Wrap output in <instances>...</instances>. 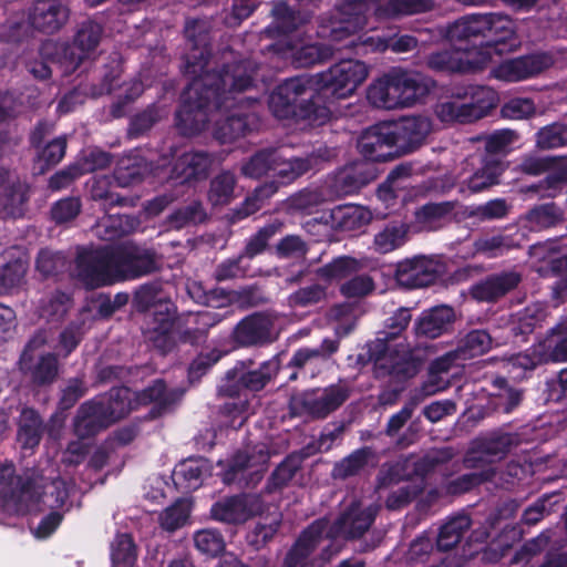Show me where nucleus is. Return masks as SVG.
I'll return each instance as SVG.
<instances>
[{
	"instance_id": "nucleus-1",
	"label": "nucleus",
	"mask_w": 567,
	"mask_h": 567,
	"mask_svg": "<svg viewBox=\"0 0 567 567\" xmlns=\"http://www.w3.org/2000/svg\"><path fill=\"white\" fill-rule=\"evenodd\" d=\"M257 64L254 61L235 65L223 73L206 74L190 81L182 93L175 125L184 136H194L213 122L214 136L230 143L259 125V99L248 94L256 86Z\"/></svg>"
},
{
	"instance_id": "nucleus-2",
	"label": "nucleus",
	"mask_w": 567,
	"mask_h": 567,
	"mask_svg": "<svg viewBox=\"0 0 567 567\" xmlns=\"http://www.w3.org/2000/svg\"><path fill=\"white\" fill-rule=\"evenodd\" d=\"M157 268L155 252L132 241L82 249L76 257V277L87 288L137 279Z\"/></svg>"
},
{
	"instance_id": "nucleus-3",
	"label": "nucleus",
	"mask_w": 567,
	"mask_h": 567,
	"mask_svg": "<svg viewBox=\"0 0 567 567\" xmlns=\"http://www.w3.org/2000/svg\"><path fill=\"white\" fill-rule=\"evenodd\" d=\"M481 38L478 48H463V72L485 68L497 45L516 37V23L507 14L499 12L473 13L463 17V38Z\"/></svg>"
},
{
	"instance_id": "nucleus-4",
	"label": "nucleus",
	"mask_w": 567,
	"mask_h": 567,
	"mask_svg": "<svg viewBox=\"0 0 567 567\" xmlns=\"http://www.w3.org/2000/svg\"><path fill=\"white\" fill-rule=\"evenodd\" d=\"M334 151L327 146H320L306 157H287L285 150L277 148L278 161L275 162L274 174L279 181H270L255 188L251 195L247 196L240 206L233 209L230 221L237 223L256 212L274 196L281 185L291 183L308 171L317 168L321 162L329 161Z\"/></svg>"
},
{
	"instance_id": "nucleus-5",
	"label": "nucleus",
	"mask_w": 567,
	"mask_h": 567,
	"mask_svg": "<svg viewBox=\"0 0 567 567\" xmlns=\"http://www.w3.org/2000/svg\"><path fill=\"white\" fill-rule=\"evenodd\" d=\"M103 34V24L89 18L76 24L71 42L47 40L41 44V54L56 58L63 75H69L95 55Z\"/></svg>"
},
{
	"instance_id": "nucleus-6",
	"label": "nucleus",
	"mask_w": 567,
	"mask_h": 567,
	"mask_svg": "<svg viewBox=\"0 0 567 567\" xmlns=\"http://www.w3.org/2000/svg\"><path fill=\"white\" fill-rule=\"evenodd\" d=\"M161 291L162 284L159 281L140 286L134 293V306L138 311H146L155 306L152 322L144 330V337L154 348L166 353L174 347L172 330L176 308L169 301H161Z\"/></svg>"
},
{
	"instance_id": "nucleus-7",
	"label": "nucleus",
	"mask_w": 567,
	"mask_h": 567,
	"mask_svg": "<svg viewBox=\"0 0 567 567\" xmlns=\"http://www.w3.org/2000/svg\"><path fill=\"white\" fill-rule=\"evenodd\" d=\"M210 22L206 19H189L185 24V37L187 40V53L185 54L184 72L192 78V81L202 79L206 74L223 73L240 63L251 61L245 59L233 64L224 63L220 70H210V48H209Z\"/></svg>"
},
{
	"instance_id": "nucleus-8",
	"label": "nucleus",
	"mask_w": 567,
	"mask_h": 567,
	"mask_svg": "<svg viewBox=\"0 0 567 567\" xmlns=\"http://www.w3.org/2000/svg\"><path fill=\"white\" fill-rule=\"evenodd\" d=\"M328 519L319 518L301 532L293 545L287 551L284 567H324L330 560L329 546L319 550L327 537Z\"/></svg>"
},
{
	"instance_id": "nucleus-9",
	"label": "nucleus",
	"mask_w": 567,
	"mask_h": 567,
	"mask_svg": "<svg viewBox=\"0 0 567 567\" xmlns=\"http://www.w3.org/2000/svg\"><path fill=\"white\" fill-rule=\"evenodd\" d=\"M369 75L368 65L359 60L347 59L316 74L317 90L336 99H347Z\"/></svg>"
},
{
	"instance_id": "nucleus-10",
	"label": "nucleus",
	"mask_w": 567,
	"mask_h": 567,
	"mask_svg": "<svg viewBox=\"0 0 567 567\" xmlns=\"http://www.w3.org/2000/svg\"><path fill=\"white\" fill-rule=\"evenodd\" d=\"M270 454L265 444H256L237 451L227 461H219L223 466L221 480L225 484L249 486L261 480Z\"/></svg>"
},
{
	"instance_id": "nucleus-11",
	"label": "nucleus",
	"mask_w": 567,
	"mask_h": 567,
	"mask_svg": "<svg viewBox=\"0 0 567 567\" xmlns=\"http://www.w3.org/2000/svg\"><path fill=\"white\" fill-rule=\"evenodd\" d=\"M268 106L272 115L279 120L292 118L310 126L326 124L332 114L327 105L317 103L313 96L300 104L295 103L278 86L270 93Z\"/></svg>"
},
{
	"instance_id": "nucleus-12",
	"label": "nucleus",
	"mask_w": 567,
	"mask_h": 567,
	"mask_svg": "<svg viewBox=\"0 0 567 567\" xmlns=\"http://www.w3.org/2000/svg\"><path fill=\"white\" fill-rule=\"evenodd\" d=\"M338 21H332L330 27H322L319 34L332 42L347 41L343 47L350 48L349 42L359 43L355 32L365 24V13L369 10V0H339L337 3Z\"/></svg>"
},
{
	"instance_id": "nucleus-13",
	"label": "nucleus",
	"mask_w": 567,
	"mask_h": 567,
	"mask_svg": "<svg viewBox=\"0 0 567 567\" xmlns=\"http://www.w3.org/2000/svg\"><path fill=\"white\" fill-rule=\"evenodd\" d=\"M444 271L439 257L417 255L396 264L394 279L405 289H420L434 284Z\"/></svg>"
},
{
	"instance_id": "nucleus-14",
	"label": "nucleus",
	"mask_w": 567,
	"mask_h": 567,
	"mask_svg": "<svg viewBox=\"0 0 567 567\" xmlns=\"http://www.w3.org/2000/svg\"><path fill=\"white\" fill-rule=\"evenodd\" d=\"M388 74L399 110L416 105L434 86L431 79L413 70L398 66L390 69Z\"/></svg>"
},
{
	"instance_id": "nucleus-15",
	"label": "nucleus",
	"mask_w": 567,
	"mask_h": 567,
	"mask_svg": "<svg viewBox=\"0 0 567 567\" xmlns=\"http://www.w3.org/2000/svg\"><path fill=\"white\" fill-rule=\"evenodd\" d=\"M554 64L549 53H534L507 59L493 68L491 74L504 82L513 83L537 76Z\"/></svg>"
},
{
	"instance_id": "nucleus-16",
	"label": "nucleus",
	"mask_w": 567,
	"mask_h": 567,
	"mask_svg": "<svg viewBox=\"0 0 567 567\" xmlns=\"http://www.w3.org/2000/svg\"><path fill=\"white\" fill-rule=\"evenodd\" d=\"M30 494V483H22L16 475L13 463H0V505L9 514L23 515L34 508L35 502H24Z\"/></svg>"
},
{
	"instance_id": "nucleus-17",
	"label": "nucleus",
	"mask_w": 567,
	"mask_h": 567,
	"mask_svg": "<svg viewBox=\"0 0 567 567\" xmlns=\"http://www.w3.org/2000/svg\"><path fill=\"white\" fill-rule=\"evenodd\" d=\"M70 16V7L64 0H33L28 20L34 30L52 35L66 25Z\"/></svg>"
},
{
	"instance_id": "nucleus-18",
	"label": "nucleus",
	"mask_w": 567,
	"mask_h": 567,
	"mask_svg": "<svg viewBox=\"0 0 567 567\" xmlns=\"http://www.w3.org/2000/svg\"><path fill=\"white\" fill-rule=\"evenodd\" d=\"M377 513L378 506L362 507L359 503H352L332 525L328 522L327 537H361L374 522Z\"/></svg>"
},
{
	"instance_id": "nucleus-19",
	"label": "nucleus",
	"mask_w": 567,
	"mask_h": 567,
	"mask_svg": "<svg viewBox=\"0 0 567 567\" xmlns=\"http://www.w3.org/2000/svg\"><path fill=\"white\" fill-rule=\"evenodd\" d=\"M269 53L282 59H291L297 68H308L327 61L333 55V48L327 44H297L290 39H282L267 47Z\"/></svg>"
},
{
	"instance_id": "nucleus-20",
	"label": "nucleus",
	"mask_w": 567,
	"mask_h": 567,
	"mask_svg": "<svg viewBox=\"0 0 567 567\" xmlns=\"http://www.w3.org/2000/svg\"><path fill=\"white\" fill-rule=\"evenodd\" d=\"M234 341L243 347L266 346L277 339L274 319L256 312L241 319L233 331Z\"/></svg>"
},
{
	"instance_id": "nucleus-21",
	"label": "nucleus",
	"mask_w": 567,
	"mask_h": 567,
	"mask_svg": "<svg viewBox=\"0 0 567 567\" xmlns=\"http://www.w3.org/2000/svg\"><path fill=\"white\" fill-rule=\"evenodd\" d=\"M259 496L241 494L225 497L213 504L210 515L215 520L227 524H241L261 512Z\"/></svg>"
},
{
	"instance_id": "nucleus-22",
	"label": "nucleus",
	"mask_w": 567,
	"mask_h": 567,
	"mask_svg": "<svg viewBox=\"0 0 567 567\" xmlns=\"http://www.w3.org/2000/svg\"><path fill=\"white\" fill-rule=\"evenodd\" d=\"M349 395L350 390L346 384H332L324 389H315L302 393L300 405L309 415L323 419L340 408Z\"/></svg>"
},
{
	"instance_id": "nucleus-23",
	"label": "nucleus",
	"mask_w": 567,
	"mask_h": 567,
	"mask_svg": "<svg viewBox=\"0 0 567 567\" xmlns=\"http://www.w3.org/2000/svg\"><path fill=\"white\" fill-rule=\"evenodd\" d=\"M169 156H177L169 178L182 184L206 178L214 163L213 155L205 151H190L177 155V148L171 146Z\"/></svg>"
},
{
	"instance_id": "nucleus-24",
	"label": "nucleus",
	"mask_w": 567,
	"mask_h": 567,
	"mask_svg": "<svg viewBox=\"0 0 567 567\" xmlns=\"http://www.w3.org/2000/svg\"><path fill=\"white\" fill-rule=\"evenodd\" d=\"M359 43L354 40L349 42L350 49H354L357 53L368 52H385L386 50L393 53H408L416 49L417 39L410 34H400L394 30H389L383 33L377 34H361Z\"/></svg>"
},
{
	"instance_id": "nucleus-25",
	"label": "nucleus",
	"mask_w": 567,
	"mask_h": 567,
	"mask_svg": "<svg viewBox=\"0 0 567 567\" xmlns=\"http://www.w3.org/2000/svg\"><path fill=\"white\" fill-rule=\"evenodd\" d=\"M443 40L452 45L451 50L444 49L431 53L426 59L429 69L441 73H456L461 71V21L457 19L452 23L439 28Z\"/></svg>"
},
{
	"instance_id": "nucleus-26",
	"label": "nucleus",
	"mask_w": 567,
	"mask_h": 567,
	"mask_svg": "<svg viewBox=\"0 0 567 567\" xmlns=\"http://www.w3.org/2000/svg\"><path fill=\"white\" fill-rule=\"evenodd\" d=\"M223 319L224 316L218 312L204 310L174 317V324L183 342L199 344L206 340L209 330Z\"/></svg>"
},
{
	"instance_id": "nucleus-27",
	"label": "nucleus",
	"mask_w": 567,
	"mask_h": 567,
	"mask_svg": "<svg viewBox=\"0 0 567 567\" xmlns=\"http://www.w3.org/2000/svg\"><path fill=\"white\" fill-rule=\"evenodd\" d=\"M251 365V360L239 361L233 370L227 372V379L236 380L241 388L249 391H260L278 373L280 361L275 355L262 362L258 369L245 371Z\"/></svg>"
},
{
	"instance_id": "nucleus-28",
	"label": "nucleus",
	"mask_w": 567,
	"mask_h": 567,
	"mask_svg": "<svg viewBox=\"0 0 567 567\" xmlns=\"http://www.w3.org/2000/svg\"><path fill=\"white\" fill-rule=\"evenodd\" d=\"M513 444L514 439L509 434L476 440L463 460V465L478 467L481 464H492L502 460L509 452Z\"/></svg>"
},
{
	"instance_id": "nucleus-29",
	"label": "nucleus",
	"mask_w": 567,
	"mask_h": 567,
	"mask_svg": "<svg viewBox=\"0 0 567 567\" xmlns=\"http://www.w3.org/2000/svg\"><path fill=\"white\" fill-rule=\"evenodd\" d=\"M395 145L392 125L378 124L368 127L358 140L360 153L369 161L383 162L391 154Z\"/></svg>"
},
{
	"instance_id": "nucleus-30",
	"label": "nucleus",
	"mask_w": 567,
	"mask_h": 567,
	"mask_svg": "<svg viewBox=\"0 0 567 567\" xmlns=\"http://www.w3.org/2000/svg\"><path fill=\"white\" fill-rule=\"evenodd\" d=\"M183 391L178 389L168 390L163 380L157 379L151 385L140 392L133 393L137 408L153 404L152 416H161L173 409L181 400Z\"/></svg>"
},
{
	"instance_id": "nucleus-31",
	"label": "nucleus",
	"mask_w": 567,
	"mask_h": 567,
	"mask_svg": "<svg viewBox=\"0 0 567 567\" xmlns=\"http://www.w3.org/2000/svg\"><path fill=\"white\" fill-rule=\"evenodd\" d=\"M431 131V120L422 115L406 116L392 125L395 145L408 151L423 144Z\"/></svg>"
},
{
	"instance_id": "nucleus-32",
	"label": "nucleus",
	"mask_w": 567,
	"mask_h": 567,
	"mask_svg": "<svg viewBox=\"0 0 567 567\" xmlns=\"http://www.w3.org/2000/svg\"><path fill=\"white\" fill-rule=\"evenodd\" d=\"M457 202L427 203L414 213L419 231H434L450 224L456 216Z\"/></svg>"
},
{
	"instance_id": "nucleus-33",
	"label": "nucleus",
	"mask_w": 567,
	"mask_h": 567,
	"mask_svg": "<svg viewBox=\"0 0 567 567\" xmlns=\"http://www.w3.org/2000/svg\"><path fill=\"white\" fill-rule=\"evenodd\" d=\"M495 92L486 86L471 85L463 93V123L486 116L495 106Z\"/></svg>"
},
{
	"instance_id": "nucleus-34",
	"label": "nucleus",
	"mask_w": 567,
	"mask_h": 567,
	"mask_svg": "<svg viewBox=\"0 0 567 567\" xmlns=\"http://www.w3.org/2000/svg\"><path fill=\"white\" fill-rule=\"evenodd\" d=\"M95 401L99 402L110 425L137 409L133 392L126 386L112 388L107 394L95 399Z\"/></svg>"
},
{
	"instance_id": "nucleus-35",
	"label": "nucleus",
	"mask_w": 567,
	"mask_h": 567,
	"mask_svg": "<svg viewBox=\"0 0 567 567\" xmlns=\"http://www.w3.org/2000/svg\"><path fill=\"white\" fill-rule=\"evenodd\" d=\"M454 319V311L449 306H439L423 311L414 322L417 337L434 339L444 333Z\"/></svg>"
},
{
	"instance_id": "nucleus-36",
	"label": "nucleus",
	"mask_w": 567,
	"mask_h": 567,
	"mask_svg": "<svg viewBox=\"0 0 567 567\" xmlns=\"http://www.w3.org/2000/svg\"><path fill=\"white\" fill-rule=\"evenodd\" d=\"M74 432L81 439L95 435L101 430L110 426L99 402L90 400L81 404L73 422Z\"/></svg>"
},
{
	"instance_id": "nucleus-37",
	"label": "nucleus",
	"mask_w": 567,
	"mask_h": 567,
	"mask_svg": "<svg viewBox=\"0 0 567 567\" xmlns=\"http://www.w3.org/2000/svg\"><path fill=\"white\" fill-rule=\"evenodd\" d=\"M69 497L65 483L61 478H54L44 485L43 492L40 494L33 484L30 483V494L24 496V502H35L34 508L28 511L40 512L43 509H56L62 507ZM27 514V512L24 513Z\"/></svg>"
},
{
	"instance_id": "nucleus-38",
	"label": "nucleus",
	"mask_w": 567,
	"mask_h": 567,
	"mask_svg": "<svg viewBox=\"0 0 567 567\" xmlns=\"http://www.w3.org/2000/svg\"><path fill=\"white\" fill-rule=\"evenodd\" d=\"M377 453L370 446L354 450L333 465L331 476L334 480H347L360 475L368 466H374Z\"/></svg>"
},
{
	"instance_id": "nucleus-39",
	"label": "nucleus",
	"mask_w": 567,
	"mask_h": 567,
	"mask_svg": "<svg viewBox=\"0 0 567 567\" xmlns=\"http://www.w3.org/2000/svg\"><path fill=\"white\" fill-rule=\"evenodd\" d=\"M519 281L520 276L517 272H504L475 285L471 293L476 300L493 301L513 290Z\"/></svg>"
},
{
	"instance_id": "nucleus-40",
	"label": "nucleus",
	"mask_w": 567,
	"mask_h": 567,
	"mask_svg": "<svg viewBox=\"0 0 567 567\" xmlns=\"http://www.w3.org/2000/svg\"><path fill=\"white\" fill-rule=\"evenodd\" d=\"M4 192L0 207V218H21L24 216L30 197V188L20 181L11 182L2 188Z\"/></svg>"
},
{
	"instance_id": "nucleus-41",
	"label": "nucleus",
	"mask_w": 567,
	"mask_h": 567,
	"mask_svg": "<svg viewBox=\"0 0 567 567\" xmlns=\"http://www.w3.org/2000/svg\"><path fill=\"white\" fill-rule=\"evenodd\" d=\"M377 367L398 381H404L417 374L421 361L412 357L409 351H403L402 354L395 357L384 353L378 358Z\"/></svg>"
},
{
	"instance_id": "nucleus-42",
	"label": "nucleus",
	"mask_w": 567,
	"mask_h": 567,
	"mask_svg": "<svg viewBox=\"0 0 567 567\" xmlns=\"http://www.w3.org/2000/svg\"><path fill=\"white\" fill-rule=\"evenodd\" d=\"M409 225L401 220L386 223L374 235V250L379 254H389L401 248L409 240Z\"/></svg>"
},
{
	"instance_id": "nucleus-43",
	"label": "nucleus",
	"mask_w": 567,
	"mask_h": 567,
	"mask_svg": "<svg viewBox=\"0 0 567 567\" xmlns=\"http://www.w3.org/2000/svg\"><path fill=\"white\" fill-rule=\"evenodd\" d=\"M368 182V176L359 167H348L327 179L324 185L329 189L331 200H333L359 190Z\"/></svg>"
},
{
	"instance_id": "nucleus-44",
	"label": "nucleus",
	"mask_w": 567,
	"mask_h": 567,
	"mask_svg": "<svg viewBox=\"0 0 567 567\" xmlns=\"http://www.w3.org/2000/svg\"><path fill=\"white\" fill-rule=\"evenodd\" d=\"M18 426L17 436L22 449L32 450L39 445L44 431V424L40 414L35 410L31 408L22 409Z\"/></svg>"
},
{
	"instance_id": "nucleus-45",
	"label": "nucleus",
	"mask_w": 567,
	"mask_h": 567,
	"mask_svg": "<svg viewBox=\"0 0 567 567\" xmlns=\"http://www.w3.org/2000/svg\"><path fill=\"white\" fill-rule=\"evenodd\" d=\"M147 172L146 161L137 153L131 152L117 162L113 178L117 186L127 187L142 181Z\"/></svg>"
},
{
	"instance_id": "nucleus-46",
	"label": "nucleus",
	"mask_w": 567,
	"mask_h": 567,
	"mask_svg": "<svg viewBox=\"0 0 567 567\" xmlns=\"http://www.w3.org/2000/svg\"><path fill=\"white\" fill-rule=\"evenodd\" d=\"M563 218V210L556 204L547 203L529 209L519 218V223L529 230L538 231L559 224Z\"/></svg>"
},
{
	"instance_id": "nucleus-47",
	"label": "nucleus",
	"mask_w": 567,
	"mask_h": 567,
	"mask_svg": "<svg viewBox=\"0 0 567 567\" xmlns=\"http://www.w3.org/2000/svg\"><path fill=\"white\" fill-rule=\"evenodd\" d=\"M331 196L324 183L316 186L305 188L288 198L287 205L289 210L300 214H312L316 209L326 202H330Z\"/></svg>"
},
{
	"instance_id": "nucleus-48",
	"label": "nucleus",
	"mask_w": 567,
	"mask_h": 567,
	"mask_svg": "<svg viewBox=\"0 0 567 567\" xmlns=\"http://www.w3.org/2000/svg\"><path fill=\"white\" fill-rule=\"evenodd\" d=\"M137 224V219L130 215H106L96 223L93 230L102 240L111 241L132 233Z\"/></svg>"
},
{
	"instance_id": "nucleus-49",
	"label": "nucleus",
	"mask_w": 567,
	"mask_h": 567,
	"mask_svg": "<svg viewBox=\"0 0 567 567\" xmlns=\"http://www.w3.org/2000/svg\"><path fill=\"white\" fill-rule=\"evenodd\" d=\"M209 471V466L205 458H189L181 462L173 472V480L176 485L184 489H197L203 477Z\"/></svg>"
},
{
	"instance_id": "nucleus-50",
	"label": "nucleus",
	"mask_w": 567,
	"mask_h": 567,
	"mask_svg": "<svg viewBox=\"0 0 567 567\" xmlns=\"http://www.w3.org/2000/svg\"><path fill=\"white\" fill-rule=\"evenodd\" d=\"M458 358L460 349L456 348L435 359L430 365L429 380L422 385L421 393L429 396L444 390L447 386V381L441 374L446 373L452 365L456 364Z\"/></svg>"
},
{
	"instance_id": "nucleus-51",
	"label": "nucleus",
	"mask_w": 567,
	"mask_h": 567,
	"mask_svg": "<svg viewBox=\"0 0 567 567\" xmlns=\"http://www.w3.org/2000/svg\"><path fill=\"white\" fill-rule=\"evenodd\" d=\"M516 137L514 131L499 130L491 135H477L463 140V151L477 146V150L483 148L488 154L502 153L506 151Z\"/></svg>"
},
{
	"instance_id": "nucleus-52",
	"label": "nucleus",
	"mask_w": 567,
	"mask_h": 567,
	"mask_svg": "<svg viewBox=\"0 0 567 567\" xmlns=\"http://www.w3.org/2000/svg\"><path fill=\"white\" fill-rule=\"evenodd\" d=\"M114 182L113 175H99L92 178L90 194L92 199L102 200L109 207L114 206H134L135 199L131 197H123L117 193L112 192V184Z\"/></svg>"
},
{
	"instance_id": "nucleus-53",
	"label": "nucleus",
	"mask_w": 567,
	"mask_h": 567,
	"mask_svg": "<svg viewBox=\"0 0 567 567\" xmlns=\"http://www.w3.org/2000/svg\"><path fill=\"white\" fill-rule=\"evenodd\" d=\"M367 99L377 109L399 110L388 72L370 83Z\"/></svg>"
},
{
	"instance_id": "nucleus-54",
	"label": "nucleus",
	"mask_w": 567,
	"mask_h": 567,
	"mask_svg": "<svg viewBox=\"0 0 567 567\" xmlns=\"http://www.w3.org/2000/svg\"><path fill=\"white\" fill-rule=\"evenodd\" d=\"M333 224L342 230H355L370 221V212L362 206L344 205L332 209Z\"/></svg>"
},
{
	"instance_id": "nucleus-55",
	"label": "nucleus",
	"mask_w": 567,
	"mask_h": 567,
	"mask_svg": "<svg viewBox=\"0 0 567 567\" xmlns=\"http://www.w3.org/2000/svg\"><path fill=\"white\" fill-rule=\"evenodd\" d=\"M453 456V450L449 446L432 450L422 458H419L413 463L414 473L419 476H425L431 472L439 471L447 477L450 474L446 471L449 468V463L452 462Z\"/></svg>"
},
{
	"instance_id": "nucleus-56",
	"label": "nucleus",
	"mask_w": 567,
	"mask_h": 567,
	"mask_svg": "<svg viewBox=\"0 0 567 567\" xmlns=\"http://www.w3.org/2000/svg\"><path fill=\"white\" fill-rule=\"evenodd\" d=\"M0 257L4 261L0 266V293H3L22 285L28 270V262L20 257L8 260L4 255Z\"/></svg>"
},
{
	"instance_id": "nucleus-57",
	"label": "nucleus",
	"mask_w": 567,
	"mask_h": 567,
	"mask_svg": "<svg viewBox=\"0 0 567 567\" xmlns=\"http://www.w3.org/2000/svg\"><path fill=\"white\" fill-rule=\"evenodd\" d=\"M278 147H267L256 152L241 166L243 175L250 178H260L264 175L274 173L275 162L278 161Z\"/></svg>"
},
{
	"instance_id": "nucleus-58",
	"label": "nucleus",
	"mask_w": 567,
	"mask_h": 567,
	"mask_svg": "<svg viewBox=\"0 0 567 567\" xmlns=\"http://www.w3.org/2000/svg\"><path fill=\"white\" fill-rule=\"evenodd\" d=\"M301 456L288 455L271 473L266 484V491L274 493L286 487L301 467Z\"/></svg>"
},
{
	"instance_id": "nucleus-59",
	"label": "nucleus",
	"mask_w": 567,
	"mask_h": 567,
	"mask_svg": "<svg viewBox=\"0 0 567 567\" xmlns=\"http://www.w3.org/2000/svg\"><path fill=\"white\" fill-rule=\"evenodd\" d=\"M360 268L361 264L357 259L348 256H340L329 264L318 268L316 274L319 278L330 282L333 280L346 279L358 272Z\"/></svg>"
},
{
	"instance_id": "nucleus-60",
	"label": "nucleus",
	"mask_w": 567,
	"mask_h": 567,
	"mask_svg": "<svg viewBox=\"0 0 567 567\" xmlns=\"http://www.w3.org/2000/svg\"><path fill=\"white\" fill-rule=\"evenodd\" d=\"M274 22L267 28V32L277 30L279 33L289 34L295 31L300 24L308 21V16H301L296 12L288 4L281 2L272 9Z\"/></svg>"
},
{
	"instance_id": "nucleus-61",
	"label": "nucleus",
	"mask_w": 567,
	"mask_h": 567,
	"mask_svg": "<svg viewBox=\"0 0 567 567\" xmlns=\"http://www.w3.org/2000/svg\"><path fill=\"white\" fill-rule=\"evenodd\" d=\"M236 177L229 171H224L210 181L208 200L212 205H227L234 198Z\"/></svg>"
},
{
	"instance_id": "nucleus-62",
	"label": "nucleus",
	"mask_w": 567,
	"mask_h": 567,
	"mask_svg": "<svg viewBox=\"0 0 567 567\" xmlns=\"http://www.w3.org/2000/svg\"><path fill=\"white\" fill-rule=\"evenodd\" d=\"M280 228V223L265 225L246 240V245L240 255L249 262L256 256L264 254L268 247L269 240L279 233Z\"/></svg>"
},
{
	"instance_id": "nucleus-63",
	"label": "nucleus",
	"mask_w": 567,
	"mask_h": 567,
	"mask_svg": "<svg viewBox=\"0 0 567 567\" xmlns=\"http://www.w3.org/2000/svg\"><path fill=\"white\" fill-rule=\"evenodd\" d=\"M192 504L185 498L177 499L165 508L159 515V525L167 532H175L182 528L188 520Z\"/></svg>"
},
{
	"instance_id": "nucleus-64",
	"label": "nucleus",
	"mask_w": 567,
	"mask_h": 567,
	"mask_svg": "<svg viewBox=\"0 0 567 567\" xmlns=\"http://www.w3.org/2000/svg\"><path fill=\"white\" fill-rule=\"evenodd\" d=\"M137 558L136 546L128 534H117L111 543V560L113 567H132Z\"/></svg>"
}]
</instances>
